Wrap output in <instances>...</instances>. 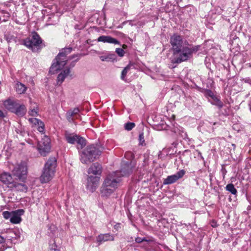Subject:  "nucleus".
<instances>
[{
  "label": "nucleus",
  "instance_id": "1",
  "mask_svg": "<svg viewBox=\"0 0 251 251\" xmlns=\"http://www.w3.org/2000/svg\"><path fill=\"white\" fill-rule=\"evenodd\" d=\"M170 43L173 51L171 62L174 64H179L188 60L193 53L198 51L200 48L199 46H187L188 42L183 40L182 36L177 34H174L171 37Z\"/></svg>",
  "mask_w": 251,
  "mask_h": 251
},
{
  "label": "nucleus",
  "instance_id": "2",
  "mask_svg": "<svg viewBox=\"0 0 251 251\" xmlns=\"http://www.w3.org/2000/svg\"><path fill=\"white\" fill-rule=\"evenodd\" d=\"M132 171L133 167L131 161L128 160L126 163L123 162L121 170L113 172L107 175L102 185L116 190L120 185L121 177L129 176Z\"/></svg>",
  "mask_w": 251,
  "mask_h": 251
},
{
  "label": "nucleus",
  "instance_id": "3",
  "mask_svg": "<svg viewBox=\"0 0 251 251\" xmlns=\"http://www.w3.org/2000/svg\"><path fill=\"white\" fill-rule=\"evenodd\" d=\"M101 152L98 146L93 144L88 145L80 153V161L83 164H89L94 161Z\"/></svg>",
  "mask_w": 251,
  "mask_h": 251
},
{
  "label": "nucleus",
  "instance_id": "4",
  "mask_svg": "<svg viewBox=\"0 0 251 251\" xmlns=\"http://www.w3.org/2000/svg\"><path fill=\"white\" fill-rule=\"evenodd\" d=\"M72 51V48H65L62 49L56 58L53 60L52 64L50 67V73L54 74L58 71L61 70L66 64V56Z\"/></svg>",
  "mask_w": 251,
  "mask_h": 251
},
{
  "label": "nucleus",
  "instance_id": "5",
  "mask_svg": "<svg viewBox=\"0 0 251 251\" xmlns=\"http://www.w3.org/2000/svg\"><path fill=\"white\" fill-rule=\"evenodd\" d=\"M56 165V159L54 157H50L48 159L40 176V181L42 183L48 182L53 178Z\"/></svg>",
  "mask_w": 251,
  "mask_h": 251
},
{
  "label": "nucleus",
  "instance_id": "6",
  "mask_svg": "<svg viewBox=\"0 0 251 251\" xmlns=\"http://www.w3.org/2000/svg\"><path fill=\"white\" fill-rule=\"evenodd\" d=\"M0 181L11 190L25 192L27 189L25 184L14 180L11 175L8 173L4 172L0 174Z\"/></svg>",
  "mask_w": 251,
  "mask_h": 251
},
{
  "label": "nucleus",
  "instance_id": "7",
  "mask_svg": "<svg viewBox=\"0 0 251 251\" xmlns=\"http://www.w3.org/2000/svg\"><path fill=\"white\" fill-rule=\"evenodd\" d=\"M65 140L70 144H77V148L82 149L86 144V140L75 133L66 130L64 133Z\"/></svg>",
  "mask_w": 251,
  "mask_h": 251
},
{
  "label": "nucleus",
  "instance_id": "8",
  "mask_svg": "<svg viewBox=\"0 0 251 251\" xmlns=\"http://www.w3.org/2000/svg\"><path fill=\"white\" fill-rule=\"evenodd\" d=\"M24 44L32 50H37L42 47V40L36 32H32L29 37L24 40Z\"/></svg>",
  "mask_w": 251,
  "mask_h": 251
},
{
  "label": "nucleus",
  "instance_id": "9",
  "mask_svg": "<svg viewBox=\"0 0 251 251\" xmlns=\"http://www.w3.org/2000/svg\"><path fill=\"white\" fill-rule=\"evenodd\" d=\"M27 168L26 163L22 161L14 166L12 170V174L17 179L24 182L26 178Z\"/></svg>",
  "mask_w": 251,
  "mask_h": 251
},
{
  "label": "nucleus",
  "instance_id": "10",
  "mask_svg": "<svg viewBox=\"0 0 251 251\" xmlns=\"http://www.w3.org/2000/svg\"><path fill=\"white\" fill-rule=\"evenodd\" d=\"M50 139L44 134L42 140L38 143V150L40 154L43 156H46L50 150Z\"/></svg>",
  "mask_w": 251,
  "mask_h": 251
},
{
  "label": "nucleus",
  "instance_id": "11",
  "mask_svg": "<svg viewBox=\"0 0 251 251\" xmlns=\"http://www.w3.org/2000/svg\"><path fill=\"white\" fill-rule=\"evenodd\" d=\"M100 179V177L98 176H88L86 186L87 190L91 192L95 191L99 185Z\"/></svg>",
  "mask_w": 251,
  "mask_h": 251
},
{
  "label": "nucleus",
  "instance_id": "12",
  "mask_svg": "<svg viewBox=\"0 0 251 251\" xmlns=\"http://www.w3.org/2000/svg\"><path fill=\"white\" fill-rule=\"evenodd\" d=\"M185 171L181 170L174 175L168 176L166 178L164 179L163 184L168 185L175 183L177 180L182 178L185 175Z\"/></svg>",
  "mask_w": 251,
  "mask_h": 251
},
{
  "label": "nucleus",
  "instance_id": "13",
  "mask_svg": "<svg viewBox=\"0 0 251 251\" xmlns=\"http://www.w3.org/2000/svg\"><path fill=\"white\" fill-rule=\"evenodd\" d=\"M28 121L30 123L32 124L33 126L37 127L40 132L44 133L45 125L42 121L36 118H29Z\"/></svg>",
  "mask_w": 251,
  "mask_h": 251
},
{
  "label": "nucleus",
  "instance_id": "14",
  "mask_svg": "<svg viewBox=\"0 0 251 251\" xmlns=\"http://www.w3.org/2000/svg\"><path fill=\"white\" fill-rule=\"evenodd\" d=\"M24 213L23 209H18L12 212L10 222L13 224H18L22 220L21 216Z\"/></svg>",
  "mask_w": 251,
  "mask_h": 251
},
{
  "label": "nucleus",
  "instance_id": "15",
  "mask_svg": "<svg viewBox=\"0 0 251 251\" xmlns=\"http://www.w3.org/2000/svg\"><path fill=\"white\" fill-rule=\"evenodd\" d=\"M114 236L110 233L100 234L97 237V242L98 243L99 245L102 244L103 242L108 241H114Z\"/></svg>",
  "mask_w": 251,
  "mask_h": 251
},
{
  "label": "nucleus",
  "instance_id": "16",
  "mask_svg": "<svg viewBox=\"0 0 251 251\" xmlns=\"http://www.w3.org/2000/svg\"><path fill=\"white\" fill-rule=\"evenodd\" d=\"M102 172V167L100 164L98 163H95L89 168L88 173L92 174L95 175H100Z\"/></svg>",
  "mask_w": 251,
  "mask_h": 251
},
{
  "label": "nucleus",
  "instance_id": "17",
  "mask_svg": "<svg viewBox=\"0 0 251 251\" xmlns=\"http://www.w3.org/2000/svg\"><path fill=\"white\" fill-rule=\"evenodd\" d=\"M98 42L103 43H108L114 44H119V42L116 39L112 38L110 36L102 35L98 38Z\"/></svg>",
  "mask_w": 251,
  "mask_h": 251
},
{
  "label": "nucleus",
  "instance_id": "18",
  "mask_svg": "<svg viewBox=\"0 0 251 251\" xmlns=\"http://www.w3.org/2000/svg\"><path fill=\"white\" fill-rule=\"evenodd\" d=\"M18 103L17 100H8L5 101L4 104L7 109L13 113Z\"/></svg>",
  "mask_w": 251,
  "mask_h": 251
},
{
  "label": "nucleus",
  "instance_id": "19",
  "mask_svg": "<svg viewBox=\"0 0 251 251\" xmlns=\"http://www.w3.org/2000/svg\"><path fill=\"white\" fill-rule=\"evenodd\" d=\"M26 112V108L25 105L24 104H20V103H18L13 113L18 116H23L25 114Z\"/></svg>",
  "mask_w": 251,
  "mask_h": 251
},
{
  "label": "nucleus",
  "instance_id": "20",
  "mask_svg": "<svg viewBox=\"0 0 251 251\" xmlns=\"http://www.w3.org/2000/svg\"><path fill=\"white\" fill-rule=\"evenodd\" d=\"M115 191V190L105 187V186L102 185L100 190V195L102 197L108 198Z\"/></svg>",
  "mask_w": 251,
  "mask_h": 251
},
{
  "label": "nucleus",
  "instance_id": "21",
  "mask_svg": "<svg viewBox=\"0 0 251 251\" xmlns=\"http://www.w3.org/2000/svg\"><path fill=\"white\" fill-rule=\"evenodd\" d=\"M70 73V70L69 68H66L65 70L60 73L57 77L58 83L61 84L65 78L69 75Z\"/></svg>",
  "mask_w": 251,
  "mask_h": 251
},
{
  "label": "nucleus",
  "instance_id": "22",
  "mask_svg": "<svg viewBox=\"0 0 251 251\" xmlns=\"http://www.w3.org/2000/svg\"><path fill=\"white\" fill-rule=\"evenodd\" d=\"M15 89L17 94H22L25 92L27 87L24 84L18 82L16 84Z\"/></svg>",
  "mask_w": 251,
  "mask_h": 251
},
{
  "label": "nucleus",
  "instance_id": "23",
  "mask_svg": "<svg viewBox=\"0 0 251 251\" xmlns=\"http://www.w3.org/2000/svg\"><path fill=\"white\" fill-rule=\"evenodd\" d=\"M79 109L77 107L75 108L73 110H69L66 113V118L69 121L73 120V117L79 112Z\"/></svg>",
  "mask_w": 251,
  "mask_h": 251
},
{
  "label": "nucleus",
  "instance_id": "24",
  "mask_svg": "<svg viewBox=\"0 0 251 251\" xmlns=\"http://www.w3.org/2000/svg\"><path fill=\"white\" fill-rule=\"evenodd\" d=\"M62 6L66 11H70L75 7V4L73 0H65Z\"/></svg>",
  "mask_w": 251,
  "mask_h": 251
},
{
  "label": "nucleus",
  "instance_id": "25",
  "mask_svg": "<svg viewBox=\"0 0 251 251\" xmlns=\"http://www.w3.org/2000/svg\"><path fill=\"white\" fill-rule=\"evenodd\" d=\"M31 100V99H30ZM30 102H31L30 101ZM38 107L37 103H34L32 104L31 103L30 110L29 111V114L32 116H37L38 113Z\"/></svg>",
  "mask_w": 251,
  "mask_h": 251
},
{
  "label": "nucleus",
  "instance_id": "26",
  "mask_svg": "<svg viewBox=\"0 0 251 251\" xmlns=\"http://www.w3.org/2000/svg\"><path fill=\"white\" fill-rule=\"evenodd\" d=\"M20 237L19 232L17 230H13L12 229H10L9 230L7 236V238H8L9 239L11 240L12 239H19Z\"/></svg>",
  "mask_w": 251,
  "mask_h": 251
},
{
  "label": "nucleus",
  "instance_id": "27",
  "mask_svg": "<svg viewBox=\"0 0 251 251\" xmlns=\"http://www.w3.org/2000/svg\"><path fill=\"white\" fill-rule=\"evenodd\" d=\"M116 56L114 54H111L106 56H101L100 59L102 61H109L115 59Z\"/></svg>",
  "mask_w": 251,
  "mask_h": 251
},
{
  "label": "nucleus",
  "instance_id": "28",
  "mask_svg": "<svg viewBox=\"0 0 251 251\" xmlns=\"http://www.w3.org/2000/svg\"><path fill=\"white\" fill-rule=\"evenodd\" d=\"M226 191L230 192L233 195H236L237 191L234 185L232 183L227 184L226 187Z\"/></svg>",
  "mask_w": 251,
  "mask_h": 251
},
{
  "label": "nucleus",
  "instance_id": "29",
  "mask_svg": "<svg viewBox=\"0 0 251 251\" xmlns=\"http://www.w3.org/2000/svg\"><path fill=\"white\" fill-rule=\"evenodd\" d=\"M132 65L130 64H129L127 66H126L122 71L121 75V79L123 80H125L126 79V76L127 73V72L129 71L130 69L131 66Z\"/></svg>",
  "mask_w": 251,
  "mask_h": 251
},
{
  "label": "nucleus",
  "instance_id": "30",
  "mask_svg": "<svg viewBox=\"0 0 251 251\" xmlns=\"http://www.w3.org/2000/svg\"><path fill=\"white\" fill-rule=\"evenodd\" d=\"M211 104L217 106L219 109H221L223 106V103L216 97L213 98V101Z\"/></svg>",
  "mask_w": 251,
  "mask_h": 251
},
{
  "label": "nucleus",
  "instance_id": "31",
  "mask_svg": "<svg viewBox=\"0 0 251 251\" xmlns=\"http://www.w3.org/2000/svg\"><path fill=\"white\" fill-rule=\"evenodd\" d=\"M0 14L1 15L0 16V18L1 19V16L2 15L3 17V19H2L3 21H6L8 20V19L10 16V14L8 12L4 10H2L1 11Z\"/></svg>",
  "mask_w": 251,
  "mask_h": 251
},
{
  "label": "nucleus",
  "instance_id": "32",
  "mask_svg": "<svg viewBox=\"0 0 251 251\" xmlns=\"http://www.w3.org/2000/svg\"><path fill=\"white\" fill-rule=\"evenodd\" d=\"M135 124L133 123L128 122L125 125V128L128 131L131 130L134 126Z\"/></svg>",
  "mask_w": 251,
  "mask_h": 251
},
{
  "label": "nucleus",
  "instance_id": "33",
  "mask_svg": "<svg viewBox=\"0 0 251 251\" xmlns=\"http://www.w3.org/2000/svg\"><path fill=\"white\" fill-rule=\"evenodd\" d=\"M115 52L120 57L124 56L125 53L124 50L122 48H117Z\"/></svg>",
  "mask_w": 251,
  "mask_h": 251
},
{
  "label": "nucleus",
  "instance_id": "34",
  "mask_svg": "<svg viewBox=\"0 0 251 251\" xmlns=\"http://www.w3.org/2000/svg\"><path fill=\"white\" fill-rule=\"evenodd\" d=\"M139 140L140 145L143 146L145 145L144 135L143 133H141L139 136Z\"/></svg>",
  "mask_w": 251,
  "mask_h": 251
},
{
  "label": "nucleus",
  "instance_id": "35",
  "mask_svg": "<svg viewBox=\"0 0 251 251\" xmlns=\"http://www.w3.org/2000/svg\"><path fill=\"white\" fill-rule=\"evenodd\" d=\"M12 212H8V211H4L2 213L3 217L5 219H10V218H11V217L12 216Z\"/></svg>",
  "mask_w": 251,
  "mask_h": 251
},
{
  "label": "nucleus",
  "instance_id": "36",
  "mask_svg": "<svg viewBox=\"0 0 251 251\" xmlns=\"http://www.w3.org/2000/svg\"><path fill=\"white\" fill-rule=\"evenodd\" d=\"M207 94L208 95L211 97L212 99L213 97H215L216 96H214V94L213 93V92L210 91V90H209L208 92H207Z\"/></svg>",
  "mask_w": 251,
  "mask_h": 251
},
{
  "label": "nucleus",
  "instance_id": "37",
  "mask_svg": "<svg viewBox=\"0 0 251 251\" xmlns=\"http://www.w3.org/2000/svg\"><path fill=\"white\" fill-rule=\"evenodd\" d=\"M142 241L143 242H150L152 241V240L150 238H148L146 237H144L142 238Z\"/></svg>",
  "mask_w": 251,
  "mask_h": 251
},
{
  "label": "nucleus",
  "instance_id": "38",
  "mask_svg": "<svg viewBox=\"0 0 251 251\" xmlns=\"http://www.w3.org/2000/svg\"><path fill=\"white\" fill-rule=\"evenodd\" d=\"M135 241L136 243H141L143 242L142 238L138 237L135 239Z\"/></svg>",
  "mask_w": 251,
  "mask_h": 251
},
{
  "label": "nucleus",
  "instance_id": "39",
  "mask_svg": "<svg viewBox=\"0 0 251 251\" xmlns=\"http://www.w3.org/2000/svg\"><path fill=\"white\" fill-rule=\"evenodd\" d=\"M4 238L1 236H0V244L4 242Z\"/></svg>",
  "mask_w": 251,
  "mask_h": 251
},
{
  "label": "nucleus",
  "instance_id": "40",
  "mask_svg": "<svg viewBox=\"0 0 251 251\" xmlns=\"http://www.w3.org/2000/svg\"><path fill=\"white\" fill-rule=\"evenodd\" d=\"M4 117V115L3 112L0 110V117L3 118Z\"/></svg>",
  "mask_w": 251,
  "mask_h": 251
},
{
  "label": "nucleus",
  "instance_id": "41",
  "mask_svg": "<svg viewBox=\"0 0 251 251\" xmlns=\"http://www.w3.org/2000/svg\"><path fill=\"white\" fill-rule=\"evenodd\" d=\"M198 151V155H200V156H201V158H202V159H203V157H202V155H201V153L200 151Z\"/></svg>",
  "mask_w": 251,
  "mask_h": 251
},
{
  "label": "nucleus",
  "instance_id": "42",
  "mask_svg": "<svg viewBox=\"0 0 251 251\" xmlns=\"http://www.w3.org/2000/svg\"><path fill=\"white\" fill-rule=\"evenodd\" d=\"M50 251H60L59 250L51 248Z\"/></svg>",
  "mask_w": 251,
  "mask_h": 251
},
{
  "label": "nucleus",
  "instance_id": "43",
  "mask_svg": "<svg viewBox=\"0 0 251 251\" xmlns=\"http://www.w3.org/2000/svg\"><path fill=\"white\" fill-rule=\"evenodd\" d=\"M126 47H127V46H126V45H123V48L124 49H126Z\"/></svg>",
  "mask_w": 251,
  "mask_h": 251
},
{
  "label": "nucleus",
  "instance_id": "44",
  "mask_svg": "<svg viewBox=\"0 0 251 251\" xmlns=\"http://www.w3.org/2000/svg\"><path fill=\"white\" fill-rule=\"evenodd\" d=\"M74 57H75V55H73V56H71V57H69V59H73Z\"/></svg>",
  "mask_w": 251,
  "mask_h": 251
}]
</instances>
